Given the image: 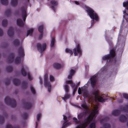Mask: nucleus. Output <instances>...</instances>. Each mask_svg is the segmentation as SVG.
<instances>
[{
  "label": "nucleus",
  "mask_w": 128,
  "mask_h": 128,
  "mask_svg": "<svg viewBox=\"0 0 128 128\" xmlns=\"http://www.w3.org/2000/svg\"><path fill=\"white\" fill-rule=\"evenodd\" d=\"M127 126L128 127V121L127 123Z\"/></svg>",
  "instance_id": "58"
},
{
  "label": "nucleus",
  "mask_w": 128,
  "mask_h": 128,
  "mask_svg": "<svg viewBox=\"0 0 128 128\" xmlns=\"http://www.w3.org/2000/svg\"><path fill=\"white\" fill-rule=\"evenodd\" d=\"M123 96L125 98L128 100V94H123Z\"/></svg>",
  "instance_id": "48"
},
{
  "label": "nucleus",
  "mask_w": 128,
  "mask_h": 128,
  "mask_svg": "<svg viewBox=\"0 0 128 128\" xmlns=\"http://www.w3.org/2000/svg\"><path fill=\"white\" fill-rule=\"evenodd\" d=\"M29 0H27V3L29 2Z\"/></svg>",
  "instance_id": "57"
},
{
  "label": "nucleus",
  "mask_w": 128,
  "mask_h": 128,
  "mask_svg": "<svg viewBox=\"0 0 128 128\" xmlns=\"http://www.w3.org/2000/svg\"><path fill=\"white\" fill-rule=\"evenodd\" d=\"M75 3L77 5H79V2L77 1H75Z\"/></svg>",
  "instance_id": "56"
},
{
  "label": "nucleus",
  "mask_w": 128,
  "mask_h": 128,
  "mask_svg": "<svg viewBox=\"0 0 128 128\" xmlns=\"http://www.w3.org/2000/svg\"><path fill=\"white\" fill-rule=\"evenodd\" d=\"M48 76L47 74H46L44 75V84L45 87H47L48 91L49 92H50L51 90V85L50 82H48Z\"/></svg>",
  "instance_id": "8"
},
{
  "label": "nucleus",
  "mask_w": 128,
  "mask_h": 128,
  "mask_svg": "<svg viewBox=\"0 0 128 128\" xmlns=\"http://www.w3.org/2000/svg\"><path fill=\"white\" fill-rule=\"evenodd\" d=\"M14 55L13 53L11 54L8 57V61L9 63H11L14 60Z\"/></svg>",
  "instance_id": "18"
},
{
  "label": "nucleus",
  "mask_w": 128,
  "mask_h": 128,
  "mask_svg": "<svg viewBox=\"0 0 128 128\" xmlns=\"http://www.w3.org/2000/svg\"><path fill=\"white\" fill-rule=\"evenodd\" d=\"M17 25L20 27L23 26L24 24V22L20 18H18L17 20Z\"/></svg>",
  "instance_id": "20"
},
{
  "label": "nucleus",
  "mask_w": 128,
  "mask_h": 128,
  "mask_svg": "<svg viewBox=\"0 0 128 128\" xmlns=\"http://www.w3.org/2000/svg\"><path fill=\"white\" fill-rule=\"evenodd\" d=\"M4 116H0V123H2L4 120Z\"/></svg>",
  "instance_id": "45"
},
{
  "label": "nucleus",
  "mask_w": 128,
  "mask_h": 128,
  "mask_svg": "<svg viewBox=\"0 0 128 128\" xmlns=\"http://www.w3.org/2000/svg\"><path fill=\"white\" fill-rule=\"evenodd\" d=\"M40 33H41V34L39 36V38H39V40H40L41 39V38H42V37L43 35V32Z\"/></svg>",
  "instance_id": "50"
},
{
  "label": "nucleus",
  "mask_w": 128,
  "mask_h": 128,
  "mask_svg": "<svg viewBox=\"0 0 128 128\" xmlns=\"http://www.w3.org/2000/svg\"><path fill=\"white\" fill-rule=\"evenodd\" d=\"M121 111L128 112V105H126L124 107L122 106H120L119 109H116L113 110L112 112V114L115 116H118L120 114Z\"/></svg>",
  "instance_id": "6"
},
{
  "label": "nucleus",
  "mask_w": 128,
  "mask_h": 128,
  "mask_svg": "<svg viewBox=\"0 0 128 128\" xmlns=\"http://www.w3.org/2000/svg\"><path fill=\"white\" fill-rule=\"evenodd\" d=\"M30 88L32 93L34 94H35L36 91L34 88L32 86H30Z\"/></svg>",
  "instance_id": "43"
},
{
  "label": "nucleus",
  "mask_w": 128,
  "mask_h": 128,
  "mask_svg": "<svg viewBox=\"0 0 128 128\" xmlns=\"http://www.w3.org/2000/svg\"><path fill=\"white\" fill-rule=\"evenodd\" d=\"M13 82L14 84L16 86L19 85L20 83L19 80L16 79H14L13 80Z\"/></svg>",
  "instance_id": "26"
},
{
  "label": "nucleus",
  "mask_w": 128,
  "mask_h": 128,
  "mask_svg": "<svg viewBox=\"0 0 128 128\" xmlns=\"http://www.w3.org/2000/svg\"><path fill=\"white\" fill-rule=\"evenodd\" d=\"M63 119L64 121L65 122L63 124L62 128H65L67 126L69 125L70 124V122H68L65 124V123L68 121V120H67V118L64 115H63Z\"/></svg>",
  "instance_id": "15"
},
{
  "label": "nucleus",
  "mask_w": 128,
  "mask_h": 128,
  "mask_svg": "<svg viewBox=\"0 0 128 128\" xmlns=\"http://www.w3.org/2000/svg\"><path fill=\"white\" fill-rule=\"evenodd\" d=\"M115 50L114 49H113L110 50L109 54L106 55L102 57V60L104 61L107 60L106 64H108H108L110 65L112 62L115 64L116 62L115 58Z\"/></svg>",
  "instance_id": "4"
},
{
  "label": "nucleus",
  "mask_w": 128,
  "mask_h": 128,
  "mask_svg": "<svg viewBox=\"0 0 128 128\" xmlns=\"http://www.w3.org/2000/svg\"><path fill=\"white\" fill-rule=\"evenodd\" d=\"M106 38V40L108 43L109 44L110 46H112V42L111 41V40L112 39V38H110L108 39V37H106V36H105Z\"/></svg>",
  "instance_id": "29"
},
{
  "label": "nucleus",
  "mask_w": 128,
  "mask_h": 128,
  "mask_svg": "<svg viewBox=\"0 0 128 128\" xmlns=\"http://www.w3.org/2000/svg\"><path fill=\"white\" fill-rule=\"evenodd\" d=\"M49 0H48V1Z\"/></svg>",
  "instance_id": "62"
},
{
  "label": "nucleus",
  "mask_w": 128,
  "mask_h": 128,
  "mask_svg": "<svg viewBox=\"0 0 128 128\" xmlns=\"http://www.w3.org/2000/svg\"><path fill=\"white\" fill-rule=\"evenodd\" d=\"M75 73V71L72 69H71L70 71L69 74L68 76V78L69 79L72 78V76Z\"/></svg>",
  "instance_id": "21"
},
{
  "label": "nucleus",
  "mask_w": 128,
  "mask_h": 128,
  "mask_svg": "<svg viewBox=\"0 0 128 128\" xmlns=\"http://www.w3.org/2000/svg\"><path fill=\"white\" fill-rule=\"evenodd\" d=\"M41 116V114L40 113L38 114L37 116V120L38 122H39L40 121V118Z\"/></svg>",
  "instance_id": "44"
},
{
  "label": "nucleus",
  "mask_w": 128,
  "mask_h": 128,
  "mask_svg": "<svg viewBox=\"0 0 128 128\" xmlns=\"http://www.w3.org/2000/svg\"><path fill=\"white\" fill-rule=\"evenodd\" d=\"M28 114L26 113H24L23 114V117L24 119H26L28 118Z\"/></svg>",
  "instance_id": "47"
},
{
  "label": "nucleus",
  "mask_w": 128,
  "mask_h": 128,
  "mask_svg": "<svg viewBox=\"0 0 128 128\" xmlns=\"http://www.w3.org/2000/svg\"><path fill=\"white\" fill-rule=\"evenodd\" d=\"M70 97V94H68V93H66L65 94L64 97H62V98L65 101L68 99Z\"/></svg>",
  "instance_id": "22"
},
{
  "label": "nucleus",
  "mask_w": 128,
  "mask_h": 128,
  "mask_svg": "<svg viewBox=\"0 0 128 128\" xmlns=\"http://www.w3.org/2000/svg\"><path fill=\"white\" fill-rule=\"evenodd\" d=\"M58 2L57 1L52 0H50V3H48V5L50 6L51 8L54 12L56 11V8L58 6Z\"/></svg>",
  "instance_id": "12"
},
{
  "label": "nucleus",
  "mask_w": 128,
  "mask_h": 128,
  "mask_svg": "<svg viewBox=\"0 0 128 128\" xmlns=\"http://www.w3.org/2000/svg\"><path fill=\"white\" fill-rule=\"evenodd\" d=\"M128 118V115L125 116L123 115H121L119 118V121L122 122H123L126 121L127 118Z\"/></svg>",
  "instance_id": "17"
},
{
  "label": "nucleus",
  "mask_w": 128,
  "mask_h": 128,
  "mask_svg": "<svg viewBox=\"0 0 128 128\" xmlns=\"http://www.w3.org/2000/svg\"><path fill=\"white\" fill-rule=\"evenodd\" d=\"M5 102L7 105H9L12 107H14L16 105L15 100L12 99H11L8 97H6L4 100Z\"/></svg>",
  "instance_id": "7"
},
{
  "label": "nucleus",
  "mask_w": 128,
  "mask_h": 128,
  "mask_svg": "<svg viewBox=\"0 0 128 128\" xmlns=\"http://www.w3.org/2000/svg\"><path fill=\"white\" fill-rule=\"evenodd\" d=\"M36 126L35 127V128H37V127H38V123L37 122H36Z\"/></svg>",
  "instance_id": "55"
},
{
  "label": "nucleus",
  "mask_w": 128,
  "mask_h": 128,
  "mask_svg": "<svg viewBox=\"0 0 128 128\" xmlns=\"http://www.w3.org/2000/svg\"><path fill=\"white\" fill-rule=\"evenodd\" d=\"M8 35L10 37L13 36L14 34V30L12 27H10L8 32Z\"/></svg>",
  "instance_id": "16"
},
{
  "label": "nucleus",
  "mask_w": 128,
  "mask_h": 128,
  "mask_svg": "<svg viewBox=\"0 0 128 128\" xmlns=\"http://www.w3.org/2000/svg\"><path fill=\"white\" fill-rule=\"evenodd\" d=\"M20 57H16L15 60V63L16 64H19L20 61Z\"/></svg>",
  "instance_id": "32"
},
{
  "label": "nucleus",
  "mask_w": 128,
  "mask_h": 128,
  "mask_svg": "<svg viewBox=\"0 0 128 128\" xmlns=\"http://www.w3.org/2000/svg\"><path fill=\"white\" fill-rule=\"evenodd\" d=\"M55 42V40L54 38H52L50 44V46L51 48L54 47V44Z\"/></svg>",
  "instance_id": "30"
},
{
  "label": "nucleus",
  "mask_w": 128,
  "mask_h": 128,
  "mask_svg": "<svg viewBox=\"0 0 128 128\" xmlns=\"http://www.w3.org/2000/svg\"><path fill=\"white\" fill-rule=\"evenodd\" d=\"M82 108L85 110V111L83 113L78 115V121L76 118L74 117L73 120L76 123L82 121L84 120V122L78 126L76 128H85L92 120L94 119L96 115L98 114V106H96L94 109L91 111L86 104L85 101L81 105Z\"/></svg>",
  "instance_id": "1"
},
{
  "label": "nucleus",
  "mask_w": 128,
  "mask_h": 128,
  "mask_svg": "<svg viewBox=\"0 0 128 128\" xmlns=\"http://www.w3.org/2000/svg\"><path fill=\"white\" fill-rule=\"evenodd\" d=\"M65 52L67 53H70V55L72 54H73V52L72 50L68 48H66L65 49Z\"/></svg>",
  "instance_id": "38"
},
{
  "label": "nucleus",
  "mask_w": 128,
  "mask_h": 128,
  "mask_svg": "<svg viewBox=\"0 0 128 128\" xmlns=\"http://www.w3.org/2000/svg\"><path fill=\"white\" fill-rule=\"evenodd\" d=\"M1 2L2 4L4 5H7L8 4V0H1Z\"/></svg>",
  "instance_id": "35"
},
{
  "label": "nucleus",
  "mask_w": 128,
  "mask_h": 128,
  "mask_svg": "<svg viewBox=\"0 0 128 128\" xmlns=\"http://www.w3.org/2000/svg\"><path fill=\"white\" fill-rule=\"evenodd\" d=\"M6 128H19V127L18 126L13 127L10 124H8L6 125Z\"/></svg>",
  "instance_id": "42"
},
{
  "label": "nucleus",
  "mask_w": 128,
  "mask_h": 128,
  "mask_svg": "<svg viewBox=\"0 0 128 128\" xmlns=\"http://www.w3.org/2000/svg\"><path fill=\"white\" fill-rule=\"evenodd\" d=\"M50 81H52L54 80V77L51 75L50 76Z\"/></svg>",
  "instance_id": "49"
},
{
  "label": "nucleus",
  "mask_w": 128,
  "mask_h": 128,
  "mask_svg": "<svg viewBox=\"0 0 128 128\" xmlns=\"http://www.w3.org/2000/svg\"><path fill=\"white\" fill-rule=\"evenodd\" d=\"M109 118L108 117H106L100 121V124H103L104 128H110V126L109 124L107 123Z\"/></svg>",
  "instance_id": "11"
},
{
  "label": "nucleus",
  "mask_w": 128,
  "mask_h": 128,
  "mask_svg": "<svg viewBox=\"0 0 128 128\" xmlns=\"http://www.w3.org/2000/svg\"><path fill=\"white\" fill-rule=\"evenodd\" d=\"M53 67L56 69H59L61 67V66L59 64L55 63L53 64Z\"/></svg>",
  "instance_id": "25"
},
{
  "label": "nucleus",
  "mask_w": 128,
  "mask_h": 128,
  "mask_svg": "<svg viewBox=\"0 0 128 128\" xmlns=\"http://www.w3.org/2000/svg\"><path fill=\"white\" fill-rule=\"evenodd\" d=\"M39 79L40 80V84H42V78L41 77H39Z\"/></svg>",
  "instance_id": "51"
},
{
  "label": "nucleus",
  "mask_w": 128,
  "mask_h": 128,
  "mask_svg": "<svg viewBox=\"0 0 128 128\" xmlns=\"http://www.w3.org/2000/svg\"><path fill=\"white\" fill-rule=\"evenodd\" d=\"M37 46L38 50L41 53L44 51L46 48V44L45 43L43 44L42 46L39 43L37 44Z\"/></svg>",
  "instance_id": "13"
},
{
  "label": "nucleus",
  "mask_w": 128,
  "mask_h": 128,
  "mask_svg": "<svg viewBox=\"0 0 128 128\" xmlns=\"http://www.w3.org/2000/svg\"><path fill=\"white\" fill-rule=\"evenodd\" d=\"M78 93L79 94H83L84 98L88 97L90 101L95 102L98 100L100 102H103L105 101L108 98L104 99L102 97L99 96L98 90H95L92 91L91 94L89 95L87 90L85 87H82L81 88L79 87L78 90Z\"/></svg>",
  "instance_id": "2"
},
{
  "label": "nucleus",
  "mask_w": 128,
  "mask_h": 128,
  "mask_svg": "<svg viewBox=\"0 0 128 128\" xmlns=\"http://www.w3.org/2000/svg\"><path fill=\"white\" fill-rule=\"evenodd\" d=\"M89 82V81H88V83L86 84L87 85L88 84V83Z\"/></svg>",
  "instance_id": "60"
},
{
  "label": "nucleus",
  "mask_w": 128,
  "mask_h": 128,
  "mask_svg": "<svg viewBox=\"0 0 128 128\" xmlns=\"http://www.w3.org/2000/svg\"><path fill=\"white\" fill-rule=\"evenodd\" d=\"M12 66H8L6 68V70L8 72H11L12 70Z\"/></svg>",
  "instance_id": "40"
},
{
  "label": "nucleus",
  "mask_w": 128,
  "mask_h": 128,
  "mask_svg": "<svg viewBox=\"0 0 128 128\" xmlns=\"http://www.w3.org/2000/svg\"><path fill=\"white\" fill-rule=\"evenodd\" d=\"M3 34V32L2 30L0 28V36H2Z\"/></svg>",
  "instance_id": "52"
},
{
  "label": "nucleus",
  "mask_w": 128,
  "mask_h": 128,
  "mask_svg": "<svg viewBox=\"0 0 128 128\" xmlns=\"http://www.w3.org/2000/svg\"><path fill=\"white\" fill-rule=\"evenodd\" d=\"M43 25L40 26H38V31L40 32H43Z\"/></svg>",
  "instance_id": "34"
},
{
  "label": "nucleus",
  "mask_w": 128,
  "mask_h": 128,
  "mask_svg": "<svg viewBox=\"0 0 128 128\" xmlns=\"http://www.w3.org/2000/svg\"><path fill=\"white\" fill-rule=\"evenodd\" d=\"M21 72L23 76H26V74L24 69V67L22 66L21 69Z\"/></svg>",
  "instance_id": "27"
},
{
  "label": "nucleus",
  "mask_w": 128,
  "mask_h": 128,
  "mask_svg": "<svg viewBox=\"0 0 128 128\" xmlns=\"http://www.w3.org/2000/svg\"><path fill=\"white\" fill-rule=\"evenodd\" d=\"M77 87H75L74 89L73 90V93L75 92L77 90Z\"/></svg>",
  "instance_id": "54"
},
{
  "label": "nucleus",
  "mask_w": 128,
  "mask_h": 128,
  "mask_svg": "<svg viewBox=\"0 0 128 128\" xmlns=\"http://www.w3.org/2000/svg\"><path fill=\"white\" fill-rule=\"evenodd\" d=\"M90 128H95V122H92L89 126Z\"/></svg>",
  "instance_id": "37"
},
{
  "label": "nucleus",
  "mask_w": 128,
  "mask_h": 128,
  "mask_svg": "<svg viewBox=\"0 0 128 128\" xmlns=\"http://www.w3.org/2000/svg\"><path fill=\"white\" fill-rule=\"evenodd\" d=\"M18 0H11V4L14 7L16 6L18 4Z\"/></svg>",
  "instance_id": "23"
},
{
  "label": "nucleus",
  "mask_w": 128,
  "mask_h": 128,
  "mask_svg": "<svg viewBox=\"0 0 128 128\" xmlns=\"http://www.w3.org/2000/svg\"><path fill=\"white\" fill-rule=\"evenodd\" d=\"M27 86V82H23L22 84V87L24 88H26Z\"/></svg>",
  "instance_id": "41"
},
{
  "label": "nucleus",
  "mask_w": 128,
  "mask_h": 128,
  "mask_svg": "<svg viewBox=\"0 0 128 128\" xmlns=\"http://www.w3.org/2000/svg\"><path fill=\"white\" fill-rule=\"evenodd\" d=\"M26 8H27L26 6L25 7L23 6L21 8V16L24 22H25L26 18L28 16L26 12Z\"/></svg>",
  "instance_id": "10"
},
{
  "label": "nucleus",
  "mask_w": 128,
  "mask_h": 128,
  "mask_svg": "<svg viewBox=\"0 0 128 128\" xmlns=\"http://www.w3.org/2000/svg\"><path fill=\"white\" fill-rule=\"evenodd\" d=\"M6 14V16H9L11 14V10L10 9H8L6 10L5 12Z\"/></svg>",
  "instance_id": "36"
},
{
  "label": "nucleus",
  "mask_w": 128,
  "mask_h": 128,
  "mask_svg": "<svg viewBox=\"0 0 128 128\" xmlns=\"http://www.w3.org/2000/svg\"><path fill=\"white\" fill-rule=\"evenodd\" d=\"M80 84V82H78V85Z\"/></svg>",
  "instance_id": "61"
},
{
  "label": "nucleus",
  "mask_w": 128,
  "mask_h": 128,
  "mask_svg": "<svg viewBox=\"0 0 128 128\" xmlns=\"http://www.w3.org/2000/svg\"><path fill=\"white\" fill-rule=\"evenodd\" d=\"M73 51L74 56H78V54L80 56L81 55L82 51L79 44H76V48L74 49Z\"/></svg>",
  "instance_id": "9"
},
{
  "label": "nucleus",
  "mask_w": 128,
  "mask_h": 128,
  "mask_svg": "<svg viewBox=\"0 0 128 128\" xmlns=\"http://www.w3.org/2000/svg\"><path fill=\"white\" fill-rule=\"evenodd\" d=\"M10 83V81L9 80H8L6 81L5 82L6 84L8 85Z\"/></svg>",
  "instance_id": "53"
},
{
  "label": "nucleus",
  "mask_w": 128,
  "mask_h": 128,
  "mask_svg": "<svg viewBox=\"0 0 128 128\" xmlns=\"http://www.w3.org/2000/svg\"><path fill=\"white\" fill-rule=\"evenodd\" d=\"M34 29L32 28H31L28 30L27 32V36L29 35L31 36L32 35L33 32L34 31Z\"/></svg>",
  "instance_id": "24"
},
{
  "label": "nucleus",
  "mask_w": 128,
  "mask_h": 128,
  "mask_svg": "<svg viewBox=\"0 0 128 128\" xmlns=\"http://www.w3.org/2000/svg\"><path fill=\"white\" fill-rule=\"evenodd\" d=\"M107 70V68L105 66L102 68L98 73L92 76L89 80L92 87L93 88L96 87V84L98 79L101 78L102 76L105 73Z\"/></svg>",
  "instance_id": "3"
},
{
  "label": "nucleus",
  "mask_w": 128,
  "mask_h": 128,
  "mask_svg": "<svg viewBox=\"0 0 128 128\" xmlns=\"http://www.w3.org/2000/svg\"><path fill=\"white\" fill-rule=\"evenodd\" d=\"M28 78L29 80H32V78L31 76L30 73L29 72L27 73Z\"/></svg>",
  "instance_id": "46"
},
{
  "label": "nucleus",
  "mask_w": 128,
  "mask_h": 128,
  "mask_svg": "<svg viewBox=\"0 0 128 128\" xmlns=\"http://www.w3.org/2000/svg\"><path fill=\"white\" fill-rule=\"evenodd\" d=\"M8 23L7 20H2V25L4 27L6 26Z\"/></svg>",
  "instance_id": "33"
},
{
  "label": "nucleus",
  "mask_w": 128,
  "mask_h": 128,
  "mask_svg": "<svg viewBox=\"0 0 128 128\" xmlns=\"http://www.w3.org/2000/svg\"><path fill=\"white\" fill-rule=\"evenodd\" d=\"M13 44L14 45L18 46L20 44V42L18 39H16L14 40Z\"/></svg>",
  "instance_id": "31"
},
{
  "label": "nucleus",
  "mask_w": 128,
  "mask_h": 128,
  "mask_svg": "<svg viewBox=\"0 0 128 128\" xmlns=\"http://www.w3.org/2000/svg\"><path fill=\"white\" fill-rule=\"evenodd\" d=\"M28 69V68L27 67H26V70L27 69Z\"/></svg>",
  "instance_id": "59"
},
{
  "label": "nucleus",
  "mask_w": 128,
  "mask_h": 128,
  "mask_svg": "<svg viewBox=\"0 0 128 128\" xmlns=\"http://www.w3.org/2000/svg\"><path fill=\"white\" fill-rule=\"evenodd\" d=\"M18 52L19 55L21 56H24V49L22 46L20 47L18 49Z\"/></svg>",
  "instance_id": "14"
},
{
  "label": "nucleus",
  "mask_w": 128,
  "mask_h": 128,
  "mask_svg": "<svg viewBox=\"0 0 128 128\" xmlns=\"http://www.w3.org/2000/svg\"><path fill=\"white\" fill-rule=\"evenodd\" d=\"M68 84H66H66L64 86V88L65 90L66 93H68V92L69 90V86L68 85Z\"/></svg>",
  "instance_id": "39"
},
{
  "label": "nucleus",
  "mask_w": 128,
  "mask_h": 128,
  "mask_svg": "<svg viewBox=\"0 0 128 128\" xmlns=\"http://www.w3.org/2000/svg\"><path fill=\"white\" fill-rule=\"evenodd\" d=\"M66 84H70L72 88H73L75 86V84L73 83L72 80H66Z\"/></svg>",
  "instance_id": "28"
},
{
  "label": "nucleus",
  "mask_w": 128,
  "mask_h": 128,
  "mask_svg": "<svg viewBox=\"0 0 128 128\" xmlns=\"http://www.w3.org/2000/svg\"><path fill=\"white\" fill-rule=\"evenodd\" d=\"M85 7L88 14L91 18L93 19L91 25V26H92L94 24V19L96 21L98 20V15L91 8L86 6Z\"/></svg>",
  "instance_id": "5"
},
{
  "label": "nucleus",
  "mask_w": 128,
  "mask_h": 128,
  "mask_svg": "<svg viewBox=\"0 0 128 128\" xmlns=\"http://www.w3.org/2000/svg\"><path fill=\"white\" fill-rule=\"evenodd\" d=\"M33 105L32 103L31 102H26L24 104V107L27 109L30 108Z\"/></svg>",
  "instance_id": "19"
}]
</instances>
